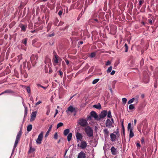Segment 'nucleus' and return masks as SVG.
Returning <instances> with one entry per match:
<instances>
[{"instance_id": "obj_1", "label": "nucleus", "mask_w": 158, "mask_h": 158, "mask_svg": "<svg viewBox=\"0 0 158 158\" xmlns=\"http://www.w3.org/2000/svg\"><path fill=\"white\" fill-rule=\"evenodd\" d=\"M21 135H22V131H21V130H20V131H19V132L17 134V135L16 136V138L15 139L14 145L12 153L13 152L15 149L16 148V147L19 143V142L20 140V139L21 137Z\"/></svg>"}, {"instance_id": "obj_2", "label": "nucleus", "mask_w": 158, "mask_h": 158, "mask_svg": "<svg viewBox=\"0 0 158 158\" xmlns=\"http://www.w3.org/2000/svg\"><path fill=\"white\" fill-rule=\"evenodd\" d=\"M84 131L87 136L89 137L93 136V130L89 126H87L84 129Z\"/></svg>"}, {"instance_id": "obj_3", "label": "nucleus", "mask_w": 158, "mask_h": 158, "mask_svg": "<svg viewBox=\"0 0 158 158\" xmlns=\"http://www.w3.org/2000/svg\"><path fill=\"white\" fill-rule=\"evenodd\" d=\"M78 123L81 126L83 127H85L88 124L87 121L84 118L79 119L78 120Z\"/></svg>"}, {"instance_id": "obj_4", "label": "nucleus", "mask_w": 158, "mask_h": 158, "mask_svg": "<svg viewBox=\"0 0 158 158\" xmlns=\"http://www.w3.org/2000/svg\"><path fill=\"white\" fill-rule=\"evenodd\" d=\"M87 143L86 141L84 140H81V143H78L77 144V147L81 148V149H84L87 146Z\"/></svg>"}, {"instance_id": "obj_5", "label": "nucleus", "mask_w": 158, "mask_h": 158, "mask_svg": "<svg viewBox=\"0 0 158 158\" xmlns=\"http://www.w3.org/2000/svg\"><path fill=\"white\" fill-rule=\"evenodd\" d=\"M77 110V108L74 107L72 106H70L68 107L66 111V112L67 114H68L69 112L71 113H73L74 112H76Z\"/></svg>"}, {"instance_id": "obj_6", "label": "nucleus", "mask_w": 158, "mask_h": 158, "mask_svg": "<svg viewBox=\"0 0 158 158\" xmlns=\"http://www.w3.org/2000/svg\"><path fill=\"white\" fill-rule=\"evenodd\" d=\"M149 77L147 73H145L144 74L142 79V81L145 83H148L149 81Z\"/></svg>"}, {"instance_id": "obj_7", "label": "nucleus", "mask_w": 158, "mask_h": 158, "mask_svg": "<svg viewBox=\"0 0 158 158\" xmlns=\"http://www.w3.org/2000/svg\"><path fill=\"white\" fill-rule=\"evenodd\" d=\"M43 137V133L42 132H41L39 135L37 139L36 140V143L37 144H40L41 143Z\"/></svg>"}, {"instance_id": "obj_8", "label": "nucleus", "mask_w": 158, "mask_h": 158, "mask_svg": "<svg viewBox=\"0 0 158 158\" xmlns=\"http://www.w3.org/2000/svg\"><path fill=\"white\" fill-rule=\"evenodd\" d=\"M106 126V127L108 128H111L112 127H114V124L112 123V121L109 119H107L105 123Z\"/></svg>"}, {"instance_id": "obj_9", "label": "nucleus", "mask_w": 158, "mask_h": 158, "mask_svg": "<svg viewBox=\"0 0 158 158\" xmlns=\"http://www.w3.org/2000/svg\"><path fill=\"white\" fill-rule=\"evenodd\" d=\"M90 115L93 117H94L95 119L98 120L99 118H98V116L95 112L94 111H92L90 113Z\"/></svg>"}, {"instance_id": "obj_10", "label": "nucleus", "mask_w": 158, "mask_h": 158, "mask_svg": "<svg viewBox=\"0 0 158 158\" xmlns=\"http://www.w3.org/2000/svg\"><path fill=\"white\" fill-rule=\"evenodd\" d=\"M37 112L35 111L33 112L31 114V118L30 119V121L32 122L35 120L36 117Z\"/></svg>"}, {"instance_id": "obj_11", "label": "nucleus", "mask_w": 158, "mask_h": 158, "mask_svg": "<svg viewBox=\"0 0 158 158\" xmlns=\"http://www.w3.org/2000/svg\"><path fill=\"white\" fill-rule=\"evenodd\" d=\"M45 63L47 65L48 64L49 67H50V64H51V60L48 56H46L45 58Z\"/></svg>"}, {"instance_id": "obj_12", "label": "nucleus", "mask_w": 158, "mask_h": 158, "mask_svg": "<svg viewBox=\"0 0 158 158\" xmlns=\"http://www.w3.org/2000/svg\"><path fill=\"white\" fill-rule=\"evenodd\" d=\"M86 155L83 152L81 151L78 155L77 158H85Z\"/></svg>"}, {"instance_id": "obj_13", "label": "nucleus", "mask_w": 158, "mask_h": 158, "mask_svg": "<svg viewBox=\"0 0 158 158\" xmlns=\"http://www.w3.org/2000/svg\"><path fill=\"white\" fill-rule=\"evenodd\" d=\"M76 136L77 139V142H79V140L81 141L82 139V136L81 134L79 133L78 132H77L76 133Z\"/></svg>"}, {"instance_id": "obj_14", "label": "nucleus", "mask_w": 158, "mask_h": 158, "mask_svg": "<svg viewBox=\"0 0 158 158\" xmlns=\"http://www.w3.org/2000/svg\"><path fill=\"white\" fill-rule=\"evenodd\" d=\"M111 152L113 155H116L118 153L117 149L114 146H112L110 149Z\"/></svg>"}, {"instance_id": "obj_15", "label": "nucleus", "mask_w": 158, "mask_h": 158, "mask_svg": "<svg viewBox=\"0 0 158 158\" xmlns=\"http://www.w3.org/2000/svg\"><path fill=\"white\" fill-rule=\"evenodd\" d=\"M107 114V111L106 110H103L101 112L99 115L100 118H103L106 117Z\"/></svg>"}, {"instance_id": "obj_16", "label": "nucleus", "mask_w": 158, "mask_h": 158, "mask_svg": "<svg viewBox=\"0 0 158 158\" xmlns=\"http://www.w3.org/2000/svg\"><path fill=\"white\" fill-rule=\"evenodd\" d=\"M19 27L21 28V31L25 32L26 31V29L27 28V25H23V24H21L19 25Z\"/></svg>"}, {"instance_id": "obj_17", "label": "nucleus", "mask_w": 158, "mask_h": 158, "mask_svg": "<svg viewBox=\"0 0 158 158\" xmlns=\"http://www.w3.org/2000/svg\"><path fill=\"white\" fill-rule=\"evenodd\" d=\"M103 131L105 137H108L109 135V131L106 128L103 130Z\"/></svg>"}, {"instance_id": "obj_18", "label": "nucleus", "mask_w": 158, "mask_h": 158, "mask_svg": "<svg viewBox=\"0 0 158 158\" xmlns=\"http://www.w3.org/2000/svg\"><path fill=\"white\" fill-rule=\"evenodd\" d=\"M110 140L112 142L115 141L116 139V136L114 133H111L110 135Z\"/></svg>"}, {"instance_id": "obj_19", "label": "nucleus", "mask_w": 158, "mask_h": 158, "mask_svg": "<svg viewBox=\"0 0 158 158\" xmlns=\"http://www.w3.org/2000/svg\"><path fill=\"white\" fill-rule=\"evenodd\" d=\"M93 107L96 109L100 110L101 109V106L99 103H98L97 105H94L93 106Z\"/></svg>"}, {"instance_id": "obj_20", "label": "nucleus", "mask_w": 158, "mask_h": 158, "mask_svg": "<svg viewBox=\"0 0 158 158\" xmlns=\"http://www.w3.org/2000/svg\"><path fill=\"white\" fill-rule=\"evenodd\" d=\"M52 124L50 126V127H49V128L48 129V130L47 131V132L45 134V137L47 136L48 135L50 131L51 130V129L52 127Z\"/></svg>"}, {"instance_id": "obj_21", "label": "nucleus", "mask_w": 158, "mask_h": 158, "mask_svg": "<svg viewBox=\"0 0 158 158\" xmlns=\"http://www.w3.org/2000/svg\"><path fill=\"white\" fill-rule=\"evenodd\" d=\"M70 130L69 129H67L65 130L64 131V134L65 136H66L67 135L69 134V132Z\"/></svg>"}, {"instance_id": "obj_22", "label": "nucleus", "mask_w": 158, "mask_h": 158, "mask_svg": "<svg viewBox=\"0 0 158 158\" xmlns=\"http://www.w3.org/2000/svg\"><path fill=\"white\" fill-rule=\"evenodd\" d=\"M52 26V23H49L48 24V26L47 27V31L48 32L49 31L50 29H51Z\"/></svg>"}, {"instance_id": "obj_23", "label": "nucleus", "mask_w": 158, "mask_h": 158, "mask_svg": "<svg viewBox=\"0 0 158 158\" xmlns=\"http://www.w3.org/2000/svg\"><path fill=\"white\" fill-rule=\"evenodd\" d=\"M72 134L71 133H70L68 135V136H67V139L68 141H70L71 139L72 138Z\"/></svg>"}, {"instance_id": "obj_24", "label": "nucleus", "mask_w": 158, "mask_h": 158, "mask_svg": "<svg viewBox=\"0 0 158 158\" xmlns=\"http://www.w3.org/2000/svg\"><path fill=\"white\" fill-rule=\"evenodd\" d=\"M55 58L53 59L54 62L56 64H57L58 62V56H54Z\"/></svg>"}, {"instance_id": "obj_25", "label": "nucleus", "mask_w": 158, "mask_h": 158, "mask_svg": "<svg viewBox=\"0 0 158 158\" xmlns=\"http://www.w3.org/2000/svg\"><path fill=\"white\" fill-rule=\"evenodd\" d=\"M129 133V137L130 138H131L133 137L134 136V134L132 130L131 129Z\"/></svg>"}, {"instance_id": "obj_26", "label": "nucleus", "mask_w": 158, "mask_h": 158, "mask_svg": "<svg viewBox=\"0 0 158 158\" xmlns=\"http://www.w3.org/2000/svg\"><path fill=\"white\" fill-rule=\"evenodd\" d=\"M32 129V125L31 124L28 125L27 127V131L28 132L30 131Z\"/></svg>"}, {"instance_id": "obj_27", "label": "nucleus", "mask_w": 158, "mask_h": 158, "mask_svg": "<svg viewBox=\"0 0 158 158\" xmlns=\"http://www.w3.org/2000/svg\"><path fill=\"white\" fill-rule=\"evenodd\" d=\"M142 125V124H139L138 126L137 129L139 132L140 133V134L141 133V127Z\"/></svg>"}, {"instance_id": "obj_28", "label": "nucleus", "mask_w": 158, "mask_h": 158, "mask_svg": "<svg viewBox=\"0 0 158 158\" xmlns=\"http://www.w3.org/2000/svg\"><path fill=\"white\" fill-rule=\"evenodd\" d=\"M35 150V149L32 148L31 147H30V149L28 152V153H32Z\"/></svg>"}, {"instance_id": "obj_29", "label": "nucleus", "mask_w": 158, "mask_h": 158, "mask_svg": "<svg viewBox=\"0 0 158 158\" xmlns=\"http://www.w3.org/2000/svg\"><path fill=\"white\" fill-rule=\"evenodd\" d=\"M59 22V20L57 18H56L54 21V24L56 26H58V23Z\"/></svg>"}, {"instance_id": "obj_30", "label": "nucleus", "mask_w": 158, "mask_h": 158, "mask_svg": "<svg viewBox=\"0 0 158 158\" xmlns=\"http://www.w3.org/2000/svg\"><path fill=\"white\" fill-rule=\"evenodd\" d=\"M6 93H14V92L11 89H8L5 90Z\"/></svg>"}, {"instance_id": "obj_31", "label": "nucleus", "mask_w": 158, "mask_h": 158, "mask_svg": "<svg viewBox=\"0 0 158 158\" xmlns=\"http://www.w3.org/2000/svg\"><path fill=\"white\" fill-rule=\"evenodd\" d=\"M121 126L122 127V130L123 131V134L124 135H125V128L124 126L123 125V122H122L121 123Z\"/></svg>"}, {"instance_id": "obj_32", "label": "nucleus", "mask_w": 158, "mask_h": 158, "mask_svg": "<svg viewBox=\"0 0 158 158\" xmlns=\"http://www.w3.org/2000/svg\"><path fill=\"white\" fill-rule=\"evenodd\" d=\"M27 38H25L22 41V43L26 45L27 44Z\"/></svg>"}, {"instance_id": "obj_33", "label": "nucleus", "mask_w": 158, "mask_h": 158, "mask_svg": "<svg viewBox=\"0 0 158 158\" xmlns=\"http://www.w3.org/2000/svg\"><path fill=\"white\" fill-rule=\"evenodd\" d=\"M99 80V78H97L94 80L93 82H92V84H95L97 82H98V81Z\"/></svg>"}, {"instance_id": "obj_34", "label": "nucleus", "mask_w": 158, "mask_h": 158, "mask_svg": "<svg viewBox=\"0 0 158 158\" xmlns=\"http://www.w3.org/2000/svg\"><path fill=\"white\" fill-rule=\"evenodd\" d=\"M129 109L131 110L135 108V106L133 104H130L129 105Z\"/></svg>"}, {"instance_id": "obj_35", "label": "nucleus", "mask_w": 158, "mask_h": 158, "mask_svg": "<svg viewBox=\"0 0 158 158\" xmlns=\"http://www.w3.org/2000/svg\"><path fill=\"white\" fill-rule=\"evenodd\" d=\"M24 106L25 107V110H24V117L26 116L27 115V107Z\"/></svg>"}, {"instance_id": "obj_36", "label": "nucleus", "mask_w": 158, "mask_h": 158, "mask_svg": "<svg viewBox=\"0 0 158 158\" xmlns=\"http://www.w3.org/2000/svg\"><path fill=\"white\" fill-rule=\"evenodd\" d=\"M112 66H110V67H109L107 70L106 71V72L107 73H110V72H111V70H112Z\"/></svg>"}, {"instance_id": "obj_37", "label": "nucleus", "mask_w": 158, "mask_h": 158, "mask_svg": "<svg viewBox=\"0 0 158 158\" xmlns=\"http://www.w3.org/2000/svg\"><path fill=\"white\" fill-rule=\"evenodd\" d=\"M63 123L60 122L58 123L57 125V128H58L60 127L63 126Z\"/></svg>"}, {"instance_id": "obj_38", "label": "nucleus", "mask_w": 158, "mask_h": 158, "mask_svg": "<svg viewBox=\"0 0 158 158\" xmlns=\"http://www.w3.org/2000/svg\"><path fill=\"white\" fill-rule=\"evenodd\" d=\"M124 47L125 48V52H127L128 50V46L127 44H125Z\"/></svg>"}, {"instance_id": "obj_39", "label": "nucleus", "mask_w": 158, "mask_h": 158, "mask_svg": "<svg viewBox=\"0 0 158 158\" xmlns=\"http://www.w3.org/2000/svg\"><path fill=\"white\" fill-rule=\"evenodd\" d=\"M135 101L137 103L138 102V100L139 99V96L138 95L136 96L135 98H134Z\"/></svg>"}, {"instance_id": "obj_40", "label": "nucleus", "mask_w": 158, "mask_h": 158, "mask_svg": "<svg viewBox=\"0 0 158 158\" xmlns=\"http://www.w3.org/2000/svg\"><path fill=\"white\" fill-rule=\"evenodd\" d=\"M127 101V99L126 98H122V102L124 104L126 103Z\"/></svg>"}, {"instance_id": "obj_41", "label": "nucleus", "mask_w": 158, "mask_h": 158, "mask_svg": "<svg viewBox=\"0 0 158 158\" xmlns=\"http://www.w3.org/2000/svg\"><path fill=\"white\" fill-rule=\"evenodd\" d=\"M95 55L96 54L95 53L92 52L90 54V56L91 58H93L95 56Z\"/></svg>"}, {"instance_id": "obj_42", "label": "nucleus", "mask_w": 158, "mask_h": 158, "mask_svg": "<svg viewBox=\"0 0 158 158\" xmlns=\"http://www.w3.org/2000/svg\"><path fill=\"white\" fill-rule=\"evenodd\" d=\"M22 54H20L18 56V60L19 62H20V61L22 59Z\"/></svg>"}, {"instance_id": "obj_43", "label": "nucleus", "mask_w": 158, "mask_h": 158, "mask_svg": "<svg viewBox=\"0 0 158 158\" xmlns=\"http://www.w3.org/2000/svg\"><path fill=\"white\" fill-rule=\"evenodd\" d=\"M144 64V60L143 58H142L140 62V65L141 66H142Z\"/></svg>"}, {"instance_id": "obj_44", "label": "nucleus", "mask_w": 158, "mask_h": 158, "mask_svg": "<svg viewBox=\"0 0 158 158\" xmlns=\"http://www.w3.org/2000/svg\"><path fill=\"white\" fill-rule=\"evenodd\" d=\"M27 92L28 93L30 94L31 93V89L30 87L27 86L26 88Z\"/></svg>"}, {"instance_id": "obj_45", "label": "nucleus", "mask_w": 158, "mask_h": 158, "mask_svg": "<svg viewBox=\"0 0 158 158\" xmlns=\"http://www.w3.org/2000/svg\"><path fill=\"white\" fill-rule=\"evenodd\" d=\"M107 117L109 118H110L112 117L111 114V112L110 110L108 111L107 114Z\"/></svg>"}, {"instance_id": "obj_46", "label": "nucleus", "mask_w": 158, "mask_h": 158, "mask_svg": "<svg viewBox=\"0 0 158 158\" xmlns=\"http://www.w3.org/2000/svg\"><path fill=\"white\" fill-rule=\"evenodd\" d=\"M127 128L128 131H130L131 129L132 130V128H131V123H130L128 124Z\"/></svg>"}, {"instance_id": "obj_47", "label": "nucleus", "mask_w": 158, "mask_h": 158, "mask_svg": "<svg viewBox=\"0 0 158 158\" xmlns=\"http://www.w3.org/2000/svg\"><path fill=\"white\" fill-rule=\"evenodd\" d=\"M117 136L118 137L119 136V133L118 130L117 129L116 132H114Z\"/></svg>"}, {"instance_id": "obj_48", "label": "nucleus", "mask_w": 158, "mask_h": 158, "mask_svg": "<svg viewBox=\"0 0 158 158\" xmlns=\"http://www.w3.org/2000/svg\"><path fill=\"white\" fill-rule=\"evenodd\" d=\"M147 127V126L146 125H144V126L143 127V130H142V131L143 132H144Z\"/></svg>"}, {"instance_id": "obj_49", "label": "nucleus", "mask_w": 158, "mask_h": 158, "mask_svg": "<svg viewBox=\"0 0 158 158\" xmlns=\"http://www.w3.org/2000/svg\"><path fill=\"white\" fill-rule=\"evenodd\" d=\"M63 11L62 10H60L59 11L58 13V15L60 16V17H61Z\"/></svg>"}, {"instance_id": "obj_50", "label": "nucleus", "mask_w": 158, "mask_h": 158, "mask_svg": "<svg viewBox=\"0 0 158 158\" xmlns=\"http://www.w3.org/2000/svg\"><path fill=\"white\" fill-rule=\"evenodd\" d=\"M54 138L55 139H57L58 135H57V133L56 132V133H55L54 135Z\"/></svg>"}, {"instance_id": "obj_51", "label": "nucleus", "mask_w": 158, "mask_h": 158, "mask_svg": "<svg viewBox=\"0 0 158 158\" xmlns=\"http://www.w3.org/2000/svg\"><path fill=\"white\" fill-rule=\"evenodd\" d=\"M144 0H140L139 1V4L140 6H141L142 4L143 3Z\"/></svg>"}, {"instance_id": "obj_52", "label": "nucleus", "mask_w": 158, "mask_h": 158, "mask_svg": "<svg viewBox=\"0 0 158 158\" xmlns=\"http://www.w3.org/2000/svg\"><path fill=\"white\" fill-rule=\"evenodd\" d=\"M64 23L62 21H60L58 25V27L62 26L64 24Z\"/></svg>"}, {"instance_id": "obj_53", "label": "nucleus", "mask_w": 158, "mask_h": 158, "mask_svg": "<svg viewBox=\"0 0 158 158\" xmlns=\"http://www.w3.org/2000/svg\"><path fill=\"white\" fill-rule=\"evenodd\" d=\"M50 108H48V110H47V111L46 112V114L47 115H48L50 113Z\"/></svg>"}, {"instance_id": "obj_54", "label": "nucleus", "mask_w": 158, "mask_h": 158, "mask_svg": "<svg viewBox=\"0 0 158 158\" xmlns=\"http://www.w3.org/2000/svg\"><path fill=\"white\" fill-rule=\"evenodd\" d=\"M55 35V33L54 32H53L51 34H49L48 35V36L49 37H52V36H53L54 35Z\"/></svg>"}, {"instance_id": "obj_55", "label": "nucleus", "mask_w": 158, "mask_h": 158, "mask_svg": "<svg viewBox=\"0 0 158 158\" xmlns=\"http://www.w3.org/2000/svg\"><path fill=\"white\" fill-rule=\"evenodd\" d=\"M111 62L110 61L108 60L106 63V65H108L110 64Z\"/></svg>"}, {"instance_id": "obj_56", "label": "nucleus", "mask_w": 158, "mask_h": 158, "mask_svg": "<svg viewBox=\"0 0 158 158\" xmlns=\"http://www.w3.org/2000/svg\"><path fill=\"white\" fill-rule=\"evenodd\" d=\"M59 72L60 75L61 76V77H62L63 74V73L62 72L61 70H59Z\"/></svg>"}, {"instance_id": "obj_57", "label": "nucleus", "mask_w": 158, "mask_h": 158, "mask_svg": "<svg viewBox=\"0 0 158 158\" xmlns=\"http://www.w3.org/2000/svg\"><path fill=\"white\" fill-rule=\"evenodd\" d=\"M133 102V101H132V100H131V99H130L128 102V104H130L131 103H132Z\"/></svg>"}, {"instance_id": "obj_58", "label": "nucleus", "mask_w": 158, "mask_h": 158, "mask_svg": "<svg viewBox=\"0 0 158 158\" xmlns=\"http://www.w3.org/2000/svg\"><path fill=\"white\" fill-rule=\"evenodd\" d=\"M157 83L156 81L155 82L154 84V87L155 88H157Z\"/></svg>"}, {"instance_id": "obj_59", "label": "nucleus", "mask_w": 158, "mask_h": 158, "mask_svg": "<svg viewBox=\"0 0 158 158\" xmlns=\"http://www.w3.org/2000/svg\"><path fill=\"white\" fill-rule=\"evenodd\" d=\"M42 103V102L41 101H39L37 102H36L35 104V105L37 106L39 104H40Z\"/></svg>"}, {"instance_id": "obj_60", "label": "nucleus", "mask_w": 158, "mask_h": 158, "mask_svg": "<svg viewBox=\"0 0 158 158\" xmlns=\"http://www.w3.org/2000/svg\"><path fill=\"white\" fill-rule=\"evenodd\" d=\"M144 138L143 137L142 138L141 140V143H144Z\"/></svg>"}, {"instance_id": "obj_61", "label": "nucleus", "mask_w": 158, "mask_h": 158, "mask_svg": "<svg viewBox=\"0 0 158 158\" xmlns=\"http://www.w3.org/2000/svg\"><path fill=\"white\" fill-rule=\"evenodd\" d=\"M115 73V71L114 70H113L110 73V74L111 75H114Z\"/></svg>"}, {"instance_id": "obj_62", "label": "nucleus", "mask_w": 158, "mask_h": 158, "mask_svg": "<svg viewBox=\"0 0 158 158\" xmlns=\"http://www.w3.org/2000/svg\"><path fill=\"white\" fill-rule=\"evenodd\" d=\"M45 72L46 73H47L48 71V69H47V67L46 66H45Z\"/></svg>"}, {"instance_id": "obj_63", "label": "nucleus", "mask_w": 158, "mask_h": 158, "mask_svg": "<svg viewBox=\"0 0 158 158\" xmlns=\"http://www.w3.org/2000/svg\"><path fill=\"white\" fill-rule=\"evenodd\" d=\"M35 57V55H32V56H31V57H30V60H31V61H32V59L33 58H34Z\"/></svg>"}, {"instance_id": "obj_64", "label": "nucleus", "mask_w": 158, "mask_h": 158, "mask_svg": "<svg viewBox=\"0 0 158 158\" xmlns=\"http://www.w3.org/2000/svg\"><path fill=\"white\" fill-rule=\"evenodd\" d=\"M49 68V73H51L52 72V69L50 68V67Z\"/></svg>"}]
</instances>
